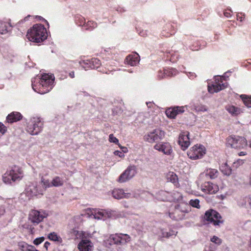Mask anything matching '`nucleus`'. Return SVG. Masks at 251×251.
Returning <instances> with one entry per match:
<instances>
[{"label":"nucleus","instance_id":"nucleus-1","mask_svg":"<svg viewBox=\"0 0 251 251\" xmlns=\"http://www.w3.org/2000/svg\"><path fill=\"white\" fill-rule=\"evenodd\" d=\"M54 77L52 75L44 74L40 78H35L32 82V87L36 92L44 94L53 88Z\"/></svg>","mask_w":251,"mask_h":251},{"label":"nucleus","instance_id":"nucleus-2","mask_svg":"<svg viewBox=\"0 0 251 251\" xmlns=\"http://www.w3.org/2000/svg\"><path fill=\"white\" fill-rule=\"evenodd\" d=\"M47 31L44 25L40 24H35L27 31V38L31 42L41 43L47 38Z\"/></svg>","mask_w":251,"mask_h":251},{"label":"nucleus","instance_id":"nucleus-3","mask_svg":"<svg viewBox=\"0 0 251 251\" xmlns=\"http://www.w3.org/2000/svg\"><path fill=\"white\" fill-rule=\"evenodd\" d=\"M24 176L22 168L17 165H13L2 176L3 181L6 184H11L21 180Z\"/></svg>","mask_w":251,"mask_h":251},{"label":"nucleus","instance_id":"nucleus-4","mask_svg":"<svg viewBox=\"0 0 251 251\" xmlns=\"http://www.w3.org/2000/svg\"><path fill=\"white\" fill-rule=\"evenodd\" d=\"M190 211L189 206L187 203H180L176 205L169 212V216L172 220L179 221L184 219L186 213Z\"/></svg>","mask_w":251,"mask_h":251},{"label":"nucleus","instance_id":"nucleus-5","mask_svg":"<svg viewBox=\"0 0 251 251\" xmlns=\"http://www.w3.org/2000/svg\"><path fill=\"white\" fill-rule=\"evenodd\" d=\"M204 219L208 223L211 224L215 226H220L224 222L220 214L213 209H209L205 212Z\"/></svg>","mask_w":251,"mask_h":251},{"label":"nucleus","instance_id":"nucleus-6","mask_svg":"<svg viewBox=\"0 0 251 251\" xmlns=\"http://www.w3.org/2000/svg\"><path fill=\"white\" fill-rule=\"evenodd\" d=\"M43 126V123L40 118L32 117L27 123L26 131L31 135H37L42 131Z\"/></svg>","mask_w":251,"mask_h":251},{"label":"nucleus","instance_id":"nucleus-7","mask_svg":"<svg viewBox=\"0 0 251 251\" xmlns=\"http://www.w3.org/2000/svg\"><path fill=\"white\" fill-rule=\"evenodd\" d=\"M48 216V214L45 210L32 209L29 213L28 219L34 226H35L43 222Z\"/></svg>","mask_w":251,"mask_h":251},{"label":"nucleus","instance_id":"nucleus-8","mask_svg":"<svg viewBox=\"0 0 251 251\" xmlns=\"http://www.w3.org/2000/svg\"><path fill=\"white\" fill-rule=\"evenodd\" d=\"M130 240V237L127 234L115 233L109 236L107 242L110 245H124L129 242Z\"/></svg>","mask_w":251,"mask_h":251},{"label":"nucleus","instance_id":"nucleus-9","mask_svg":"<svg viewBox=\"0 0 251 251\" xmlns=\"http://www.w3.org/2000/svg\"><path fill=\"white\" fill-rule=\"evenodd\" d=\"M226 144L231 148L241 149L247 145L246 139L243 137L231 135L226 139Z\"/></svg>","mask_w":251,"mask_h":251},{"label":"nucleus","instance_id":"nucleus-10","mask_svg":"<svg viewBox=\"0 0 251 251\" xmlns=\"http://www.w3.org/2000/svg\"><path fill=\"white\" fill-rule=\"evenodd\" d=\"M206 153L205 148L201 145H196L187 151L188 157L193 160L201 158Z\"/></svg>","mask_w":251,"mask_h":251},{"label":"nucleus","instance_id":"nucleus-11","mask_svg":"<svg viewBox=\"0 0 251 251\" xmlns=\"http://www.w3.org/2000/svg\"><path fill=\"white\" fill-rule=\"evenodd\" d=\"M165 133L159 129H155L145 135L144 140L149 143L157 142L164 138Z\"/></svg>","mask_w":251,"mask_h":251},{"label":"nucleus","instance_id":"nucleus-12","mask_svg":"<svg viewBox=\"0 0 251 251\" xmlns=\"http://www.w3.org/2000/svg\"><path fill=\"white\" fill-rule=\"evenodd\" d=\"M136 173V167L135 165H131L120 175L118 181L120 183L125 182L133 177Z\"/></svg>","mask_w":251,"mask_h":251},{"label":"nucleus","instance_id":"nucleus-13","mask_svg":"<svg viewBox=\"0 0 251 251\" xmlns=\"http://www.w3.org/2000/svg\"><path fill=\"white\" fill-rule=\"evenodd\" d=\"M153 148L166 155H171L173 152L172 147L169 142H159L154 146Z\"/></svg>","mask_w":251,"mask_h":251},{"label":"nucleus","instance_id":"nucleus-14","mask_svg":"<svg viewBox=\"0 0 251 251\" xmlns=\"http://www.w3.org/2000/svg\"><path fill=\"white\" fill-rule=\"evenodd\" d=\"M226 85L223 83V79L221 76H217L215 79V82L211 86H208V90L210 93H217L225 89Z\"/></svg>","mask_w":251,"mask_h":251},{"label":"nucleus","instance_id":"nucleus-15","mask_svg":"<svg viewBox=\"0 0 251 251\" xmlns=\"http://www.w3.org/2000/svg\"><path fill=\"white\" fill-rule=\"evenodd\" d=\"M185 109H187L186 106L171 107L166 110V114L168 118L174 119L176 115L184 113Z\"/></svg>","mask_w":251,"mask_h":251},{"label":"nucleus","instance_id":"nucleus-16","mask_svg":"<svg viewBox=\"0 0 251 251\" xmlns=\"http://www.w3.org/2000/svg\"><path fill=\"white\" fill-rule=\"evenodd\" d=\"M201 190L206 194H215L219 191V188L218 185L210 181H206L201 185Z\"/></svg>","mask_w":251,"mask_h":251},{"label":"nucleus","instance_id":"nucleus-17","mask_svg":"<svg viewBox=\"0 0 251 251\" xmlns=\"http://www.w3.org/2000/svg\"><path fill=\"white\" fill-rule=\"evenodd\" d=\"M189 133L188 131L182 132L179 136L178 144L181 146L182 150H185L190 145Z\"/></svg>","mask_w":251,"mask_h":251},{"label":"nucleus","instance_id":"nucleus-18","mask_svg":"<svg viewBox=\"0 0 251 251\" xmlns=\"http://www.w3.org/2000/svg\"><path fill=\"white\" fill-rule=\"evenodd\" d=\"M140 56L136 52L129 54L125 59V63L131 66H136L139 62Z\"/></svg>","mask_w":251,"mask_h":251},{"label":"nucleus","instance_id":"nucleus-19","mask_svg":"<svg viewBox=\"0 0 251 251\" xmlns=\"http://www.w3.org/2000/svg\"><path fill=\"white\" fill-rule=\"evenodd\" d=\"M27 193L30 196H36L39 195H43L42 191L40 189V185H34L32 184L29 185L26 189Z\"/></svg>","mask_w":251,"mask_h":251},{"label":"nucleus","instance_id":"nucleus-20","mask_svg":"<svg viewBox=\"0 0 251 251\" xmlns=\"http://www.w3.org/2000/svg\"><path fill=\"white\" fill-rule=\"evenodd\" d=\"M80 251H92L93 244L89 240H82L78 244Z\"/></svg>","mask_w":251,"mask_h":251},{"label":"nucleus","instance_id":"nucleus-21","mask_svg":"<svg viewBox=\"0 0 251 251\" xmlns=\"http://www.w3.org/2000/svg\"><path fill=\"white\" fill-rule=\"evenodd\" d=\"M22 117L23 116L20 112L14 111L7 115L6 121L8 123L12 124L20 121L22 119Z\"/></svg>","mask_w":251,"mask_h":251},{"label":"nucleus","instance_id":"nucleus-22","mask_svg":"<svg viewBox=\"0 0 251 251\" xmlns=\"http://www.w3.org/2000/svg\"><path fill=\"white\" fill-rule=\"evenodd\" d=\"M219 172L217 170L215 169L209 168L206 169L203 173L206 176L209 177L210 179H215L218 177L219 175Z\"/></svg>","mask_w":251,"mask_h":251},{"label":"nucleus","instance_id":"nucleus-23","mask_svg":"<svg viewBox=\"0 0 251 251\" xmlns=\"http://www.w3.org/2000/svg\"><path fill=\"white\" fill-rule=\"evenodd\" d=\"M177 233V231L173 229H170L169 231L168 232L165 229H161L160 234L159 235V237L161 239L163 238H169L173 235L176 236Z\"/></svg>","mask_w":251,"mask_h":251},{"label":"nucleus","instance_id":"nucleus-24","mask_svg":"<svg viewBox=\"0 0 251 251\" xmlns=\"http://www.w3.org/2000/svg\"><path fill=\"white\" fill-rule=\"evenodd\" d=\"M40 184L41 185L40 187L43 193L48 188L52 187L51 182H50L49 179H45L43 176L41 178Z\"/></svg>","mask_w":251,"mask_h":251},{"label":"nucleus","instance_id":"nucleus-25","mask_svg":"<svg viewBox=\"0 0 251 251\" xmlns=\"http://www.w3.org/2000/svg\"><path fill=\"white\" fill-rule=\"evenodd\" d=\"M166 177L168 181L172 182L175 185H177L178 184L177 176L174 172H169L167 174Z\"/></svg>","mask_w":251,"mask_h":251},{"label":"nucleus","instance_id":"nucleus-26","mask_svg":"<svg viewBox=\"0 0 251 251\" xmlns=\"http://www.w3.org/2000/svg\"><path fill=\"white\" fill-rule=\"evenodd\" d=\"M226 109L232 116H237L242 112L240 108L234 105H227L226 106Z\"/></svg>","mask_w":251,"mask_h":251},{"label":"nucleus","instance_id":"nucleus-27","mask_svg":"<svg viewBox=\"0 0 251 251\" xmlns=\"http://www.w3.org/2000/svg\"><path fill=\"white\" fill-rule=\"evenodd\" d=\"M48 238L59 244H61L63 242L62 238L55 232L50 233L48 235Z\"/></svg>","mask_w":251,"mask_h":251},{"label":"nucleus","instance_id":"nucleus-28","mask_svg":"<svg viewBox=\"0 0 251 251\" xmlns=\"http://www.w3.org/2000/svg\"><path fill=\"white\" fill-rule=\"evenodd\" d=\"M113 197L117 199H121L126 197V194L123 189H115L112 192Z\"/></svg>","mask_w":251,"mask_h":251},{"label":"nucleus","instance_id":"nucleus-29","mask_svg":"<svg viewBox=\"0 0 251 251\" xmlns=\"http://www.w3.org/2000/svg\"><path fill=\"white\" fill-rule=\"evenodd\" d=\"M220 169L225 175L229 176L231 174L232 170L227 163L222 164L220 167Z\"/></svg>","mask_w":251,"mask_h":251},{"label":"nucleus","instance_id":"nucleus-30","mask_svg":"<svg viewBox=\"0 0 251 251\" xmlns=\"http://www.w3.org/2000/svg\"><path fill=\"white\" fill-rule=\"evenodd\" d=\"M64 184L63 179L58 176H55L51 181L52 187H60Z\"/></svg>","mask_w":251,"mask_h":251},{"label":"nucleus","instance_id":"nucleus-31","mask_svg":"<svg viewBox=\"0 0 251 251\" xmlns=\"http://www.w3.org/2000/svg\"><path fill=\"white\" fill-rule=\"evenodd\" d=\"M71 233L74 236V238L75 239H80L83 238L85 236V232L83 231H78L77 230L73 228L71 230Z\"/></svg>","mask_w":251,"mask_h":251},{"label":"nucleus","instance_id":"nucleus-32","mask_svg":"<svg viewBox=\"0 0 251 251\" xmlns=\"http://www.w3.org/2000/svg\"><path fill=\"white\" fill-rule=\"evenodd\" d=\"M91 67L93 69H98L101 65L100 60L96 58H93L90 59Z\"/></svg>","mask_w":251,"mask_h":251},{"label":"nucleus","instance_id":"nucleus-33","mask_svg":"<svg viewBox=\"0 0 251 251\" xmlns=\"http://www.w3.org/2000/svg\"><path fill=\"white\" fill-rule=\"evenodd\" d=\"M240 98L247 107H251V96H249L246 95H240Z\"/></svg>","mask_w":251,"mask_h":251},{"label":"nucleus","instance_id":"nucleus-34","mask_svg":"<svg viewBox=\"0 0 251 251\" xmlns=\"http://www.w3.org/2000/svg\"><path fill=\"white\" fill-rule=\"evenodd\" d=\"M9 24L0 21V34H4L8 32V26Z\"/></svg>","mask_w":251,"mask_h":251},{"label":"nucleus","instance_id":"nucleus-35","mask_svg":"<svg viewBox=\"0 0 251 251\" xmlns=\"http://www.w3.org/2000/svg\"><path fill=\"white\" fill-rule=\"evenodd\" d=\"M18 246L22 251H28L32 246L27 244L24 242H20L18 243Z\"/></svg>","mask_w":251,"mask_h":251},{"label":"nucleus","instance_id":"nucleus-36","mask_svg":"<svg viewBox=\"0 0 251 251\" xmlns=\"http://www.w3.org/2000/svg\"><path fill=\"white\" fill-rule=\"evenodd\" d=\"M75 23L79 26H84L85 24V19L80 15H77L75 16Z\"/></svg>","mask_w":251,"mask_h":251},{"label":"nucleus","instance_id":"nucleus-37","mask_svg":"<svg viewBox=\"0 0 251 251\" xmlns=\"http://www.w3.org/2000/svg\"><path fill=\"white\" fill-rule=\"evenodd\" d=\"M79 64L85 70H88L90 69H91L90 59L80 61H79Z\"/></svg>","mask_w":251,"mask_h":251},{"label":"nucleus","instance_id":"nucleus-38","mask_svg":"<svg viewBox=\"0 0 251 251\" xmlns=\"http://www.w3.org/2000/svg\"><path fill=\"white\" fill-rule=\"evenodd\" d=\"M97 26V24L95 22L90 21L85 23L84 27L86 30H91L96 28Z\"/></svg>","mask_w":251,"mask_h":251},{"label":"nucleus","instance_id":"nucleus-39","mask_svg":"<svg viewBox=\"0 0 251 251\" xmlns=\"http://www.w3.org/2000/svg\"><path fill=\"white\" fill-rule=\"evenodd\" d=\"M189 204H188V205L189 206H191L193 207L197 208L198 209H199L201 207V206L200 204V201L197 199H196L194 200H193V199L189 201Z\"/></svg>","mask_w":251,"mask_h":251},{"label":"nucleus","instance_id":"nucleus-40","mask_svg":"<svg viewBox=\"0 0 251 251\" xmlns=\"http://www.w3.org/2000/svg\"><path fill=\"white\" fill-rule=\"evenodd\" d=\"M172 197L174 201H179L183 198L182 195L179 192L176 191L173 192Z\"/></svg>","mask_w":251,"mask_h":251},{"label":"nucleus","instance_id":"nucleus-41","mask_svg":"<svg viewBox=\"0 0 251 251\" xmlns=\"http://www.w3.org/2000/svg\"><path fill=\"white\" fill-rule=\"evenodd\" d=\"M210 240L213 243H214L218 245H220L222 242V239L216 236H213L211 238Z\"/></svg>","mask_w":251,"mask_h":251},{"label":"nucleus","instance_id":"nucleus-42","mask_svg":"<svg viewBox=\"0 0 251 251\" xmlns=\"http://www.w3.org/2000/svg\"><path fill=\"white\" fill-rule=\"evenodd\" d=\"M109 141L110 142L115 143L116 144H118L119 143L118 139L114 136L113 134H111L109 136Z\"/></svg>","mask_w":251,"mask_h":251},{"label":"nucleus","instance_id":"nucleus-43","mask_svg":"<svg viewBox=\"0 0 251 251\" xmlns=\"http://www.w3.org/2000/svg\"><path fill=\"white\" fill-rule=\"evenodd\" d=\"M44 240L45 238L44 237L37 238L33 241V244L35 245H38L42 243Z\"/></svg>","mask_w":251,"mask_h":251},{"label":"nucleus","instance_id":"nucleus-44","mask_svg":"<svg viewBox=\"0 0 251 251\" xmlns=\"http://www.w3.org/2000/svg\"><path fill=\"white\" fill-rule=\"evenodd\" d=\"M163 71V75L161 76L162 78L166 76H170L173 75V73L171 70L165 69Z\"/></svg>","mask_w":251,"mask_h":251},{"label":"nucleus","instance_id":"nucleus-45","mask_svg":"<svg viewBox=\"0 0 251 251\" xmlns=\"http://www.w3.org/2000/svg\"><path fill=\"white\" fill-rule=\"evenodd\" d=\"M7 131V127L2 123L0 122V133L4 134Z\"/></svg>","mask_w":251,"mask_h":251},{"label":"nucleus","instance_id":"nucleus-46","mask_svg":"<svg viewBox=\"0 0 251 251\" xmlns=\"http://www.w3.org/2000/svg\"><path fill=\"white\" fill-rule=\"evenodd\" d=\"M245 15L243 13H238L237 14V20L242 22L245 18Z\"/></svg>","mask_w":251,"mask_h":251},{"label":"nucleus","instance_id":"nucleus-47","mask_svg":"<svg viewBox=\"0 0 251 251\" xmlns=\"http://www.w3.org/2000/svg\"><path fill=\"white\" fill-rule=\"evenodd\" d=\"M27 229H28V232L31 234H33L35 232V228H34L33 225L29 226L27 227Z\"/></svg>","mask_w":251,"mask_h":251},{"label":"nucleus","instance_id":"nucleus-48","mask_svg":"<svg viewBox=\"0 0 251 251\" xmlns=\"http://www.w3.org/2000/svg\"><path fill=\"white\" fill-rule=\"evenodd\" d=\"M232 11L230 10H226L224 12V15L225 17L229 18L231 16Z\"/></svg>","mask_w":251,"mask_h":251},{"label":"nucleus","instance_id":"nucleus-49","mask_svg":"<svg viewBox=\"0 0 251 251\" xmlns=\"http://www.w3.org/2000/svg\"><path fill=\"white\" fill-rule=\"evenodd\" d=\"M5 212V207L3 205H0V217L3 215Z\"/></svg>","mask_w":251,"mask_h":251},{"label":"nucleus","instance_id":"nucleus-50","mask_svg":"<svg viewBox=\"0 0 251 251\" xmlns=\"http://www.w3.org/2000/svg\"><path fill=\"white\" fill-rule=\"evenodd\" d=\"M103 216V213L102 212L99 211L98 212L97 214H96V215H95V218L97 219H101Z\"/></svg>","mask_w":251,"mask_h":251},{"label":"nucleus","instance_id":"nucleus-51","mask_svg":"<svg viewBox=\"0 0 251 251\" xmlns=\"http://www.w3.org/2000/svg\"><path fill=\"white\" fill-rule=\"evenodd\" d=\"M175 32H176V30H175L174 28H173V30H171L170 33L167 32L166 34H164L163 32H162V35L165 36L167 37H169L171 35L174 34Z\"/></svg>","mask_w":251,"mask_h":251},{"label":"nucleus","instance_id":"nucleus-52","mask_svg":"<svg viewBox=\"0 0 251 251\" xmlns=\"http://www.w3.org/2000/svg\"><path fill=\"white\" fill-rule=\"evenodd\" d=\"M114 154L116 155H118L120 157H122V156H124V154L122 152H121L120 151H115Z\"/></svg>","mask_w":251,"mask_h":251},{"label":"nucleus","instance_id":"nucleus-53","mask_svg":"<svg viewBox=\"0 0 251 251\" xmlns=\"http://www.w3.org/2000/svg\"><path fill=\"white\" fill-rule=\"evenodd\" d=\"M73 61H69L67 62V65L69 66V67H67V69L71 68L73 67Z\"/></svg>","mask_w":251,"mask_h":251},{"label":"nucleus","instance_id":"nucleus-54","mask_svg":"<svg viewBox=\"0 0 251 251\" xmlns=\"http://www.w3.org/2000/svg\"><path fill=\"white\" fill-rule=\"evenodd\" d=\"M50 244L49 242L47 241L44 243V247L46 249V250H48V249L49 247L50 246Z\"/></svg>","mask_w":251,"mask_h":251},{"label":"nucleus","instance_id":"nucleus-55","mask_svg":"<svg viewBox=\"0 0 251 251\" xmlns=\"http://www.w3.org/2000/svg\"><path fill=\"white\" fill-rule=\"evenodd\" d=\"M69 76L73 78L75 77V72L74 71L71 72L69 74Z\"/></svg>","mask_w":251,"mask_h":251},{"label":"nucleus","instance_id":"nucleus-56","mask_svg":"<svg viewBox=\"0 0 251 251\" xmlns=\"http://www.w3.org/2000/svg\"><path fill=\"white\" fill-rule=\"evenodd\" d=\"M244 163L242 160L238 159L236 162H234V164H239V165L242 164Z\"/></svg>","mask_w":251,"mask_h":251},{"label":"nucleus","instance_id":"nucleus-57","mask_svg":"<svg viewBox=\"0 0 251 251\" xmlns=\"http://www.w3.org/2000/svg\"><path fill=\"white\" fill-rule=\"evenodd\" d=\"M238 154L239 156H244V155H246L247 153L245 151H241Z\"/></svg>","mask_w":251,"mask_h":251},{"label":"nucleus","instance_id":"nucleus-58","mask_svg":"<svg viewBox=\"0 0 251 251\" xmlns=\"http://www.w3.org/2000/svg\"><path fill=\"white\" fill-rule=\"evenodd\" d=\"M31 248H30L28 251H39L33 246H32Z\"/></svg>","mask_w":251,"mask_h":251},{"label":"nucleus","instance_id":"nucleus-59","mask_svg":"<svg viewBox=\"0 0 251 251\" xmlns=\"http://www.w3.org/2000/svg\"><path fill=\"white\" fill-rule=\"evenodd\" d=\"M248 202L250 206L251 207V195L249 197Z\"/></svg>","mask_w":251,"mask_h":251},{"label":"nucleus","instance_id":"nucleus-60","mask_svg":"<svg viewBox=\"0 0 251 251\" xmlns=\"http://www.w3.org/2000/svg\"><path fill=\"white\" fill-rule=\"evenodd\" d=\"M146 103L148 107L150 106H149V104H151V102H147Z\"/></svg>","mask_w":251,"mask_h":251},{"label":"nucleus","instance_id":"nucleus-61","mask_svg":"<svg viewBox=\"0 0 251 251\" xmlns=\"http://www.w3.org/2000/svg\"><path fill=\"white\" fill-rule=\"evenodd\" d=\"M162 72L161 71H160V72H159V76L161 75H160V74H162Z\"/></svg>","mask_w":251,"mask_h":251},{"label":"nucleus","instance_id":"nucleus-62","mask_svg":"<svg viewBox=\"0 0 251 251\" xmlns=\"http://www.w3.org/2000/svg\"><path fill=\"white\" fill-rule=\"evenodd\" d=\"M250 147L251 148V142L250 143Z\"/></svg>","mask_w":251,"mask_h":251},{"label":"nucleus","instance_id":"nucleus-63","mask_svg":"<svg viewBox=\"0 0 251 251\" xmlns=\"http://www.w3.org/2000/svg\"><path fill=\"white\" fill-rule=\"evenodd\" d=\"M119 147H120L121 149L124 148V147H121L120 146H119Z\"/></svg>","mask_w":251,"mask_h":251}]
</instances>
